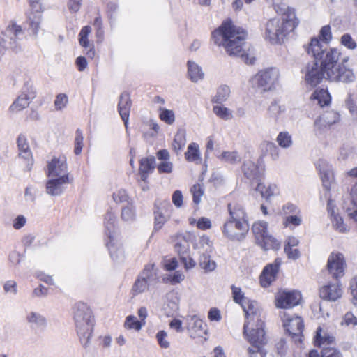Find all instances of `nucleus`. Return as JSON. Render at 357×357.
I'll list each match as a JSON object with an SVG mask.
<instances>
[{
    "instance_id": "obj_1",
    "label": "nucleus",
    "mask_w": 357,
    "mask_h": 357,
    "mask_svg": "<svg viewBox=\"0 0 357 357\" xmlns=\"http://www.w3.org/2000/svg\"><path fill=\"white\" fill-rule=\"evenodd\" d=\"M304 48L307 54L314 59L302 69L304 80L307 85L314 87L323 79L343 83L355 80L353 70L344 64L348 59H341V52L338 49H328L317 38H312Z\"/></svg>"
},
{
    "instance_id": "obj_2",
    "label": "nucleus",
    "mask_w": 357,
    "mask_h": 357,
    "mask_svg": "<svg viewBox=\"0 0 357 357\" xmlns=\"http://www.w3.org/2000/svg\"><path fill=\"white\" fill-rule=\"evenodd\" d=\"M245 37V31L236 27L229 19L223 22L211 33V39L214 43L224 47L229 55L239 56L245 63L253 64L255 57L246 53L243 48Z\"/></svg>"
},
{
    "instance_id": "obj_3",
    "label": "nucleus",
    "mask_w": 357,
    "mask_h": 357,
    "mask_svg": "<svg viewBox=\"0 0 357 357\" xmlns=\"http://www.w3.org/2000/svg\"><path fill=\"white\" fill-rule=\"evenodd\" d=\"M228 211L229 216L222 226V234L231 241H241L250 228L247 214L239 204H229Z\"/></svg>"
},
{
    "instance_id": "obj_4",
    "label": "nucleus",
    "mask_w": 357,
    "mask_h": 357,
    "mask_svg": "<svg viewBox=\"0 0 357 357\" xmlns=\"http://www.w3.org/2000/svg\"><path fill=\"white\" fill-rule=\"evenodd\" d=\"M297 24L294 11L288 8L287 12L281 17L272 18L267 22L265 37L271 43H280Z\"/></svg>"
},
{
    "instance_id": "obj_5",
    "label": "nucleus",
    "mask_w": 357,
    "mask_h": 357,
    "mask_svg": "<svg viewBox=\"0 0 357 357\" xmlns=\"http://www.w3.org/2000/svg\"><path fill=\"white\" fill-rule=\"evenodd\" d=\"M73 319L80 342L87 348L94 327V317L91 308L83 302L77 303L73 307Z\"/></svg>"
},
{
    "instance_id": "obj_6",
    "label": "nucleus",
    "mask_w": 357,
    "mask_h": 357,
    "mask_svg": "<svg viewBox=\"0 0 357 357\" xmlns=\"http://www.w3.org/2000/svg\"><path fill=\"white\" fill-rule=\"evenodd\" d=\"M255 305V303L251 302L248 305L247 307H243V310L246 314V320L243 326V333H249L251 328H253L255 330L254 333H257L258 340L261 341L264 332V323L261 319L260 314H259Z\"/></svg>"
},
{
    "instance_id": "obj_7",
    "label": "nucleus",
    "mask_w": 357,
    "mask_h": 357,
    "mask_svg": "<svg viewBox=\"0 0 357 357\" xmlns=\"http://www.w3.org/2000/svg\"><path fill=\"white\" fill-rule=\"evenodd\" d=\"M252 230L255 236L257 243L264 250H278L280 248V243L277 239L268 234L267 223L264 221L255 222Z\"/></svg>"
},
{
    "instance_id": "obj_8",
    "label": "nucleus",
    "mask_w": 357,
    "mask_h": 357,
    "mask_svg": "<svg viewBox=\"0 0 357 357\" xmlns=\"http://www.w3.org/2000/svg\"><path fill=\"white\" fill-rule=\"evenodd\" d=\"M158 281V269L153 264H147L135 280L132 291L135 294L144 292L149 287L156 284Z\"/></svg>"
},
{
    "instance_id": "obj_9",
    "label": "nucleus",
    "mask_w": 357,
    "mask_h": 357,
    "mask_svg": "<svg viewBox=\"0 0 357 357\" xmlns=\"http://www.w3.org/2000/svg\"><path fill=\"white\" fill-rule=\"evenodd\" d=\"M23 31L20 26L11 24L2 33L0 41V50L10 49L14 52L20 50L19 41L21 40Z\"/></svg>"
},
{
    "instance_id": "obj_10",
    "label": "nucleus",
    "mask_w": 357,
    "mask_h": 357,
    "mask_svg": "<svg viewBox=\"0 0 357 357\" xmlns=\"http://www.w3.org/2000/svg\"><path fill=\"white\" fill-rule=\"evenodd\" d=\"M279 70L269 68L259 71L252 78V82L263 91L271 90L278 82Z\"/></svg>"
},
{
    "instance_id": "obj_11",
    "label": "nucleus",
    "mask_w": 357,
    "mask_h": 357,
    "mask_svg": "<svg viewBox=\"0 0 357 357\" xmlns=\"http://www.w3.org/2000/svg\"><path fill=\"white\" fill-rule=\"evenodd\" d=\"M282 317L283 326L286 331L291 336L296 342H301L302 333L304 328L303 321L301 317H290L285 312L280 313Z\"/></svg>"
},
{
    "instance_id": "obj_12",
    "label": "nucleus",
    "mask_w": 357,
    "mask_h": 357,
    "mask_svg": "<svg viewBox=\"0 0 357 357\" xmlns=\"http://www.w3.org/2000/svg\"><path fill=\"white\" fill-rule=\"evenodd\" d=\"M346 261L342 253L332 252L327 261L326 271L334 280H339L344 275Z\"/></svg>"
},
{
    "instance_id": "obj_13",
    "label": "nucleus",
    "mask_w": 357,
    "mask_h": 357,
    "mask_svg": "<svg viewBox=\"0 0 357 357\" xmlns=\"http://www.w3.org/2000/svg\"><path fill=\"white\" fill-rule=\"evenodd\" d=\"M301 298L298 291H282L275 295V305L278 308H292L300 303Z\"/></svg>"
},
{
    "instance_id": "obj_14",
    "label": "nucleus",
    "mask_w": 357,
    "mask_h": 357,
    "mask_svg": "<svg viewBox=\"0 0 357 357\" xmlns=\"http://www.w3.org/2000/svg\"><path fill=\"white\" fill-rule=\"evenodd\" d=\"M255 331V330L252 328L249 333L245 334L251 344L248 349L250 357H265L266 353L263 349V346L266 344L265 332L263 334V339L260 341L257 338V333H254Z\"/></svg>"
},
{
    "instance_id": "obj_15",
    "label": "nucleus",
    "mask_w": 357,
    "mask_h": 357,
    "mask_svg": "<svg viewBox=\"0 0 357 357\" xmlns=\"http://www.w3.org/2000/svg\"><path fill=\"white\" fill-rule=\"evenodd\" d=\"M50 178L46 182V192L54 197L63 194L66 188V185L70 182L69 176H64L60 178Z\"/></svg>"
},
{
    "instance_id": "obj_16",
    "label": "nucleus",
    "mask_w": 357,
    "mask_h": 357,
    "mask_svg": "<svg viewBox=\"0 0 357 357\" xmlns=\"http://www.w3.org/2000/svg\"><path fill=\"white\" fill-rule=\"evenodd\" d=\"M281 259L276 258L273 263L266 265L260 275V284L263 287H268L275 280L281 265Z\"/></svg>"
},
{
    "instance_id": "obj_17",
    "label": "nucleus",
    "mask_w": 357,
    "mask_h": 357,
    "mask_svg": "<svg viewBox=\"0 0 357 357\" xmlns=\"http://www.w3.org/2000/svg\"><path fill=\"white\" fill-rule=\"evenodd\" d=\"M68 176L66 158H54L47 165V176L60 178Z\"/></svg>"
},
{
    "instance_id": "obj_18",
    "label": "nucleus",
    "mask_w": 357,
    "mask_h": 357,
    "mask_svg": "<svg viewBox=\"0 0 357 357\" xmlns=\"http://www.w3.org/2000/svg\"><path fill=\"white\" fill-rule=\"evenodd\" d=\"M320 297L324 300L335 301L342 296V289L339 280L334 282H328L319 290Z\"/></svg>"
},
{
    "instance_id": "obj_19",
    "label": "nucleus",
    "mask_w": 357,
    "mask_h": 357,
    "mask_svg": "<svg viewBox=\"0 0 357 357\" xmlns=\"http://www.w3.org/2000/svg\"><path fill=\"white\" fill-rule=\"evenodd\" d=\"M348 174L354 178V184L351 188L350 197L352 208H347L348 215L351 219L357 222V167L351 169Z\"/></svg>"
},
{
    "instance_id": "obj_20",
    "label": "nucleus",
    "mask_w": 357,
    "mask_h": 357,
    "mask_svg": "<svg viewBox=\"0 0 357 357\" xmlns=\"http://www.w3.org/2000/svg\"><path fill=\"white\" fill-rule=\"evenodd\" d=\"M187 328L190 337L194 339L203 337V335L206 334L207 332L206 324L197 316H192L190 317L188 320Z\"/></svg>"
},
{
    "instance_id": "obj_21",
    "label": "nucleus",
    "mask_w": 357,
    "mask_h": 357,
    "mask_svg": "<svg viewBox=\"0 0 357 357\" xmlns=\"http://www.w3.org/2000/svg\"><path fill=\"white\" fill-rule=\"evenodd\" d=\"M26 320L31 329L36 333L43 332L47 326L46 318L39 312H29L27 313Z\"/></svg>"
},
{
    "instance_id": "obj_22",
    "label": "nucleus",
    "mask_w": 357,
    "mask_h": 357,
    "mask_svg": "<svg viewBox=\"0 0 357 357\" xmlns=\"http://www.w3.org/2000/svg\"><path fill=\"white\" fill-rule=\"evenodd\" d=\"M339 119L340 115L337 112L334 111L325 112L321 117L317 119L314 123L316 135L321 134L322 127L330 126L338 121Z\"/></svg>"
},
{
    "instance_id": "obj_23",
    "label": "nucleus",
    "mask_w": 357,
    "mask_h": 357,
    "mask_svg": "<svg viewBox=\"0 0 357 357\" xmlns=\"http://www.w3.org/2000/svg\"><path fill=\"white\" fill-rule=\"evenodd\" d=\"M132 105L130 94L128 92H123L119 98L118 104L119 113L124 122L126 128L128 126V121L130 111Z\"/></svg>"
},
{
    "instance_id": "obj_24",
    "label": "nucleus",
    "mask_w": 357,
    "mask_h": 357,
    "mask_svg": "<svg viewBox=\"0 0 357 357\" xmlns=\"http://www.w3.org/2000/svg\"><path fill=\"white\" fill-rule=\"evenodd\" d=\"M171 238L172 242L174 243V249L180 257L188 253L190 245L188 236L186 234L178 232Z\"/></svg>"
},
{
    "instance_id": "obj_25",
    "label": "nucleus",
    "mask_w": 357,
    "mask_h": 357,
    "mask_svg": "<svg viewBox=\"0 0 357 357\" xmlns=\"http://www.w3.org/2000/svg\"><path fill=\"white\" fill-rule=\"evenodd\" d=\"M42 14L39 13H29L26 23L29 25L28 31L30 34L36 36L40 29Z\"/></svg>"
},
{
    "instance_id": "obj_26",
    "label": "nucleus",
    "mask_w": 357,
    "mask_h": 357,
    "mask_svg": "<svg viewBox=\"0 0 357 357\" xmlns=\"http://www.w3.org/2000/svg\"><path fill=\"white\" fill-rule=\"evenodd\" d=\"M311 98L316 100L321 107L328 105L331 101V97L327 89H317L311 96Z\"/></svg>"
},
{
    "instance_id": "obj_27",
    "label": "nucleus",
    "mask_w": 357,
    "mask_h": 357,
    "mask_svg": "<svg viewBox=\"0 0 357 357\" xmlns=\"http://www.w3.org/2000/svg\"><path fill=\"white\" fill-rule=\"evenodd\" d=\"M255 191L259 192L266 202L269 201L272 197L278 194V188L275 185H268L266 186L262 183H258Z\"/></svg>"
},
{
    "instance_id": "obj_28",
    "label": "nucleus",
    "mask_w": 357,
    "mask_h": 357,
    "mask_svg": "<svg viewBox=\"0 0 357 357\" xmlns=\"http://www.w3.org/2000/svg\"><path fill=\"white\" fill-rule=\"evenodd\" d=\"M188 73L190 79L193 82L202 79L204 75L202 68L196 63L190 61L188 62Z\"/></svg>"
},
{
    "instance_id": "obj_29",
    "label": "nucleus",
    "mask_w": 357,
    "mask_h": 357,
    "mask_svg": "<svg viewBox=\"0 0 357 357\" xmlns=\"http://www.w3.org/2000/svg\"><path fill=\"white\" fill-rule=\"evenodd\" d=\"M243 172L245 177L249 179L257 178L260 174L257 165L250 160L243 163Z\"/></svg>"
},
{
    "instance_id": "obj_30",
    "label": "nucleus",
    "mask_w": 357,
    "mask_h": 357,
    "mask_svg": "<svg viewBox=\"0 0 357 357\" xmlns=\"http://www.w3.org/2000/svg\"><path fill=\"white\" fill-rule=\"evenodd\" d=\"M321 333L322 329L321 327H319L317 329L316 335L314 337V342L317 345L326 347V346H329L334 344L335 337L333 336L328 334H324V335H322Z\"/></svg>"
},
{
    "instance_id": "obj_31",
    "label": "nucleus",
    "mask_w": 357,
    "mask_h": 357,
    "mask_svg": "<svg viewBox=\"0 0 357 357\" xmlns=\"http://www.w3.org/2000/svg\"><path fill=\"white\" fill-rule=\"evenodd\" d=\"M185 159L189 162L199 163L201 162L200 153L199 146L195 143H191L188 147V150L185 153Z\"/></svg>"
},
{
    "instance_id": "obj_32",
    "label": "nucleus",
    "mask_w": 357,
    "mask_h": 357,
    "mask_svg": "<svg viewBox=\"0 0 357 357\" xmlns=\"http://www.w3.org/2000/svg\"><path fill=\"white\" fill-rule=\"evenodd\" d=\"M185 130L184 129H178L174 136L172 142V147L175 152L178 153L185 145Z\"/></svg>"
},
{
    "instance_id": "obj_33",
    "label": "nucleus",
    "mask_w": 357,
    "mask_h": 357,
    "mask_svg": "<svg viewBox=\"0 0 357 357\" xmlns=\"http://www.w3.org/2000/svg\"><path fill=\"white\" fill-rule=\"evenodd\" d=\"M17 143L20 155L25 159H28L31 156V151L26 137L24 135H20L17 137Z\"/></svg>"
},
{
    "instance_id": "obj_34",
    "label": "nucleus",
    "mask_w": 357,
    "mask_h": 357,
    "mask_svg": "<svg viewBox=\"0 0 357 357\" xmlns=\"http://www.w3.org/2000/svg\"><path fill=\"white\" fill-rule=\"evenodd\" d=\"M116 216L111 211H107L105 216V227L106 233L109 239L112 238V234L115 230Z\"/></svg>"
},
{
    "instance_id": "obj_35",
    "label": "nucleus",
    "mask_w": 357,
    "mask_h": 357,
    "mask_svg": "<svg viewBox=\"0 0 357 357\" xmlns=\"http://www.w3.org/2000/svg\"><path fill=\"white\" fill-rule=\"evenodd\" d=\"M199 266L205 271V272H211L216 268V263L211 259L209 255L203 253L201 255L199 260Z\"/></svg>"
},
{
    "instance_id": "obj_36",
    "label": "nucleus",
    "mask_w": 357,
    "mask_h": 357,
    "mask_svg": "<svg viewBox=\"0 0 357 357\" xmlns=\"http://www.w3.org/2000/svg\"><path fill=\"white\" fill-rule=\"evenodd\" d=\"M320 176L322 181L323 186L326 190L331 188V184L333 179V174L331 167H321Z\"/></svg>"
},
{
    "instance_id": "obj_37",
    "label": "nucleus",
    "mask_w": 357,
    "mask_h": 357,
    "mask_svg": "<svg viewBox=\"0 0 357 357\" xmlns=\"http://www.w3.org/2000/svg\"><path fill=\"white\" fill-rule=\"evenodd\" d=\"M113 237L109 239L107 243L110 256L114 261H119L123 258V250L121 245H117L112 243Z\"/></svg>"
},
{
    "instance_id": "obj_38",
    "label": "nucleus",
    "mask_w": 357,
    "mask_h": 357,
    "mask_svg": "<svg viewBox=\"0 0 357 357\" xmlns=\"http://www.w3.org/2000/svg\"><path fill=\"white\" fill-rule=\"evenodd\" d=\"M218 158L224 162L236 164L241 158L237 151H223Z\"/></svg>"
},
{
    "instance_id": "obj_39",
    "label": "nucleus",
    "mask_w": 357,
    "mask_h": 357,
    "mask_svg": "<svg viewBox=\"0 0 357 357\" xmlns=\"http://www.w3.org/2000/svg\"><path fill=\"white\" fill-rule=\"evenodd\" d=\"M31 102V100H26L25 96H23L20 94L10 105V109L13 112L22 111V109L27 107Z\"/></svg>"
},
{
    "instance_id": "obj_40",
    "label": "nucleus",
    "mask_w": 357,
    "mask_h": 357,
    "mask_svg": "<svg viewBox=\"0 0 357 357\" xmlns=\"http://www.w3.org/2000/svg\"><path fill=\"white\" fill-rule=\"evenodd\" d=\"M230 94V89L226 85L220 86L218 90L213 101L215 103L221 104L225 102Z\"/></svg>"
},
{
    "instance_id": "obj_41",
    "label": "nucleus",
    "mask_w": 357,
    "mask_h": 357,
    "mask_svg": "<svg viewBox=\"0 0 357 357\" xmlns=\"http://www.w3.org/2000/svg\"><path fill=\"white\" fill-rule=\"evenodd\" d=\"M285 111L284 106L280 105L275 101L271 102V105L268 108V114L270 117L277 121L281 114Z\"/></svg>"
},
{
    "instance_id": "obj_42",
    "label": "nucleus",
    "mask_w": 357,
    "mask_h": 357,
    "mask_svg": "<svg viewBox=\"0 0 357 357\" xmlns=\"http://www.w3.org/2000/svg\"><path fill=\"white\" fill-rule=\"evenodd\" d=\"M139 172L151 173L155 169V159L153 156L142 158L140 162Z\"/></svg>"
},
{
    "instance_id": "obj_43",
    "label": "nucleus",
    "mask_w": 357,
    "mask_h": 357,
    "mask_svg": "<svg viewBox=\"0 0 357 357\" xmlns=\"http://www.w3.org/2000/svg\"><path fill=\"white\" fill-rule=\"evenodd\" d=\"M277 142L282 148H289L292 145V138L288 132H280L277 137Z\"/></svg>"
},
{
    "instance_id": "obj_44",
    "label": "nucleus",
    "mask_w": 357,
    "mask_h": 357,
    "mask_svg": "<svg viewBox=\"0 0 357 357\" xmlns=\"http://www.w3.org/2000/svg\"><path fill=\"white\" fill-rule=\"evenodd\" d=\"M21 95L32 101L36 96V91L32 83L26 82L22 89Z\"/></svg>"
},
{
    "instance_id": "obj_45",
    "label": "nucleus",
    "mask_w": 357,
    "mask_h": 357,
    "mask_svg": "<svg viewBox=\"0 0 357 357\" xmlns=\"http://www.w3.org/2000/svg\"><path fill=\"white\" fill-rule=\"evenodd\" d=\"M155 224H154V231L160 230L163 225L168 220V215H164L162 211L158 208L155 212Z\"/></svg>"
},
{
    "instance_id": "obj_46",
    "label": "nucleus",
    "mask_w": 357,
    "mask_h": 357,
    "mask_svg": "<svg viewBox=\"0 0 357 357\" xmlns=\"http://www.w3.org/2000/svg\"><path fill=\"white\" fill-rule=\"evenodd\" d=\"M144 324L145 321L142 323V321L137 320L136 317L132 315L128 316L124 323L126 328L135 329L136 331H139Z\"/></svg>"
},
{
    "instance_id": "obj_47",
    "label": "nucleus",
    "mask_w": 357,
    "mask_h": 357,
    "mask_svg": "<svg viewBox=\"0 0 357 357\" xmlns=\"http://www.w3.org/2000/svg\"><path fill=\"white\" fill-rule=\"evenodd\" d=\"M121 218L125 221H132L135 218V211L133 206L128 203L122 208Z\"/></svg>"
},
{
    "instance_id": "obj_48",
    "label": "nucleus",
    "mask_w": 357,
    "mask_h": 357,
    "mask_svg": "<svg viewBox=\"0 0 357 357\" xmlns=\"http://www.w3.org/2000/svg\"><path fill=\"white\" fill-rule=\"evenodd\" d=\"M302 222V218L300 214H294L287 215L284 220V225L286 227H290L291 226L297 227L299 226Z\"/></svg>"
},
{
    "instance_id": "obj_49",
    "label": "nucleus",
    "mask_w": 357,
    "mask_h": 357,
    "mask_svg": "<svg viewBox=\"0 0 357 357\" xmlns=\"http://www.w3.org/2000/svg\"><path fill=\"white\" fill-rule=\"evenodd\" d=\"M83 133L80 129H77L75 132V147H74V153L75 155H79L82 152L83 148Z\"/></svg>"
},
{
    "instance_id": "obj_50",
    "label": "nucleus",
    "mask_w": 357,
    "mask_h": 357,
    "mask_svg": "<svg viewBox=\"0 0 357 357\" xmlns=\"http://www.w3.org/2000/svg\"><path fill=\"white\" fill-rule=\"evenodd\" d=\"M213 111L218 117L225 120L230 119L232 117L231 111L223 106H214Z\"/></svg>"
},
{
    "instance_id": "obj_51",
    "label": "nucleus",
    "mask_w": 357,
    "mask_h": 357,
    "mask_svg": "<svg viewBox=\"0 0 357 357\" xmlns=\"http://www.w3.org/2000/svg\"><path fill=\"white\" fill-rule=\"evenodd\" d=\"M185 278L183 273L179 271H175L173 275H169L163 278L165 282H169L171 284L174 285L180 283Z\"/></svg>"
},
{
    "instance_id": "obj_52",
    "label": "nucleus",
    "mask_w": 357,
    "mask_h": 357,
    "mask_svg": "<svg viewBox=\"0 0 357 357\" xmlns=\"http://www.w3.org/2000/svg\"><path fill=\"white\" fill-rule=\"evenodd\" d=\"M190 192L192 194L193 202L195 204H198L201 201V197L204 195V190L200 184L194 185L191 189Z\"/></svg>"
},
{
    "instance_id": "obj_53",
    "label": "nucleus",
    "mask_w": 357,
    "mask_h": 357,
    "mask_svg": "<svg viewBox=\"0 0 357 357\" xmlns=\"http://www.w3.org/2000/svg\"><path fill=\"white\" fill-rule=\"evenodd\" d=\"M160 118L162 121L169 125L172 124L175 121L174 112L167 109H163L161 111Z\"/></svg>"
},
{
    "instance_id": "obj_54",
    "label": "nucleus",
    "mask_w": 357,
    "mask_h": 357,
    "mask_svg": "<svg viewBox=\"0 0 357 357\" xmlns=\"http://www.w3.org/2000/svg\"><path fill=\"white\" fill-rule=\"evenodd\" d=\"M91 31V28L89 26H84L79 36V43L84 47L89 46L88 36Z\"/></svg>"
},
{
    "instance_id": "obj_55",
    "label": "nucleus",
    "mask_w": 357,
    "mask_h": 357,
    "mask_svg": "<svg viewBox=\"0 0 357 357\" xmlns=\"http://www.w3.org/2000/svg\"><path fill=\"white\" fill-rule=\"evenodd\" d=\"M333 225L335 229L340 232H345L347 229L346 225L343 222V219L339 215H334L332 220Z\"/></svg>"
},
{
    "instance_id": "obj_56",
    "label": "nucleus",
    "mask_w": 357,
    "mask_h": 357,
    "mask_svg": "<svg viewBox=\"0 0 357 357\" xmlns=\"http://www.w3.org/2000/svg\"><path fill=\"white\" fill-rule=\"evenodd\" d=\"M68 103V96L64 93H59L56 96L54 105L56 109L61 110L64 108Z\"/></svg>"
},
{
    "instance_id": "obj_57",
    "label": "nucleus",
    "mask_w": 357,
    "mask_h": 357,
    "mask_svg": "<svg viewBox=\"0 0 357 357\" xmlns=\"http://www.w3.org/2000/svg\"><path fill=\"white\" fill-rule=\"evenodd\" d=\"M167 333L165 331H160L156 334V339L159 345L163 349L169 347V342L166 340Z\"/></svg>"
},
{
    "instance_id": "obj_58",
    "label": "nucleus",
    "mask_w": 357,
    "mask_h": 357,
    "mask_svg": "<svg viewBox=\"0 0 357 357\" xmlns=\"http://www.w3.org/2000/svg\"><path fill=\"white\" fill-rule=\"evenodd\" d=\"M321 357H343L342 354L333 347H323Z\"/></svg>"
},
{
    "instance_id": "obj_59",
    "label": "nucleus",
    "mask_w": 357,
    "mask_h": 357,
    "mask_svg": "<svg viewBox=\"0 0 357 357\" xmlns=\"http://www.w3.org/2000/svg\"><path fill=\"white\" fill-rule=\"evenodd\" d=\"M341 43L350 50H354L356 47V43L348 33H345L342 36Z\"/></svg>"
},
{
    "instance_id": "obj_60",
    "label": "nucleus",
    "mask_w": 357,
    "mask_h": 357,
    "mask_svg": "<svg viewBox=\"0 0 357 357\" xmlns=\"http://www.w3.org/2000/svg\"><path fill=\"white\" fill-rule=\"evenodd\" d=\"M233 299L235 303L241 304L243 300L244 299V294L241 291L240 287H237L234 285H232L231 287Z\"/></svg>"
},
{
    "instance_id": "obj_61",
    "label": "nucleus",
    "mask_w": 357,
    "mask_h": 357,
    "mask_svg": "<svg viewBox=\"0 0 357 357\" xmlns=\"http://www.w3.org/2000/svg\"><path fill=\"white\" fill-rule=\"evenodd\" d=\"M113 199L116 203L128 202V196L124 190H119L113 193Z\"/></svg>"
},
{
    "instance_id": "obj_62",
    "label": "nucleus",
    "mask_w": 357,
    "mask_h": 357,
    "mask_svg": "<svg viewBox=\"0 0 357 357\" xmlns=\"http://www.w3.org/2000/svg\"><path fill=\"white\" fill-rule=\"evenodd\" d=\"M173 169V164L168 160H164L162 161L160 164L158 165V170L159 173H166L169 174L172 172Z\"/></svg>"
},
{
    "instance_id": "obj_63",
    "label": "nucleus",
    "mask_w": 357,
    "mask_h": 357,
    "mask_svg": "<svg viewBox=\"0 0 357 357\" xmlns=\"http://www.w3.org/2000/svg\"><path fill=\"white\" fill-rule=\"evenodd\" d=\"M282 211L284 215H290L294 214H300L299 208L291 203H287L283 206Z\"/></svg>"
},
{
    "instance_id": "obj_64",
    "label": "nucleus",
    "mask_w": 357,
    "mask_h": 357,
    "mask_svg": "<svg viewBox=\"0 0 357 357\" xmlns=\"http://www.w3.org/2000/svg\"><path fill=\"white\" fill-rule=\"evenodd\" d=\"M350 290L352 295V303L357 305V275L354 277L350 282Z\"/></svg>"
}]
</instances>
